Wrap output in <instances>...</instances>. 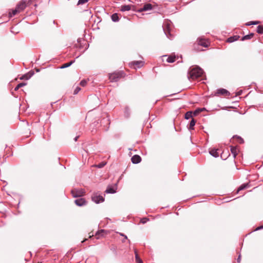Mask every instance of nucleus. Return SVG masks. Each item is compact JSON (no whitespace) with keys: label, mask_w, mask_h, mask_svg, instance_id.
<instances>
[{"label":"nucleus","mask_w":263,"mask_h":263,"mask_svg":"<svg viewBox=\"0 0 263 263\" xmlns=\"http://www.w3.org/2000/svg\"><path fill=\"white\" fill-rule=\"evenodd\" d=\"M32 0L26 2L25 1H21L17 4L15 8L9 12L10 16L12 15H15L18 14L21 12L23 11L27 6H30Z\"/></svg>","instance_id":"f257e3e1"},{"label":"nucleus","mask_w":263,"mask_h":263,"mask_svg":"<svg viewBox=\"0 0 263 263\" xmlns=\"http://www.w3.org/2000/svg\"><path fill=\"white\" fill-rule=\"evenodd\" d=\"M203 70L198 66L191 68L189 71V79L192 80L196 79L202 76Z\"/></svg>","instance_id":"f03ea898"},{"label":"nucleus","mask_w":263,"mask_h":263,"mask_svg":"<svg viewBox=\"0 0 263 263\" xmlns=\"http://www.w3.org/2000/svg\"><path fill=\"white\" fill-rule=\"evenodd\" d=\"M124 77V73L123 71L114 72L109 73L108 78L110 82H117L119 79Z\"/></svg>","instance_id":"7ed1b4c3"},{"label":"nucleus","mask_w":263,"mask_h":263,"mask_svg":"<svg viewBox=\"0 0 263 263\" xmlns=\"http://www.w3.org/2000/svg\"><path fill=\"white\" fill-rule=\"evenodd\" d=\"M72 196L74 198L83 196L85 194L84 190L74 189L71 191Z\"/></svg>","instance_id":"20e7f679"},{"label":"nucleus","mask_w":263,"mask_h":263,"mask_svg":"<svg viewBox=\"0 0 263 263\" xmlns=\"http://www.w3.org/2000/svg\"><path fill=\"white\" fill-rule=\"evenodd\" d=\"M91 199L92 201H93L96 203H99L100 202H103L104 200V198L99 194L97 193L93 194L91 197Z\"/></svg>","instance_id":"39448f33"},{"label":"nucleus","mask_w":263,"mask_h":263,"mask_svg":"<svg viewBox=\"0 0 263 263\" xmlns=\"http://www.w3.org/2000/svg\"><path fill=\"white\" fill-rule=\"evenodd\" d=\"M198 44L204 47H208L210 45V42L203 38L200 37L197 39Z\"/></svg>","instance_id":"423d86ee"},{"label":"nucleus","mask_w":263,"mask_h":263,"mask_svg":"<svg viewBox=\"0 0 263 263\" xmlns=\"http://www.w3.org/2000/svg\"><path fill=\"white\" fill-rule=\"evenodd\" d=\"M117 190V184H115L114 185H108L105 191V193L108 194H114L116 192Z\"/></svg>","instance_id":"0eeeda50"},{"label":"nucleus","mask_w":263,"mask_h":263,"mask_svg":"<svg viewBox=\"0 0 263 263\" xmlns=\"http://www.w3.org/2000/svg\"><path fill=\"white\" fill-rule=\"evenodd\" d=\"M153 8V5L151 4H146L143 7L140 8L138 11L139 12L147 11L151 10Z\"/></svg>","instance_id":"6e6552de"},{"label":"nucleus","mask_w":263,"mask_h":263,"mask_svg":"<svg viewBox=\"0 0 263 263\" xmlns=\"http://www.w3.org/2000/svg\"><path fill=\"white\" fill-rule=\"evenodd\" d=\"M178 58V57H177L174 53H172L171 55H170L166 59V61L168 63H173Z\"/></svg>","instance_id":"1a4fd4ad"},{"label":"nucleus","mask_w":263,"mask_h":263,"mask_svg":"<svg viewBox=\"0 0 263 263\" xmlns=\"http://www.w3.org/2000/svg\"><path fill=\"white\" fill-rule=\"evenodd\" d=\"M107 234V232L104 230H101L96 233L95 236L97 239H99L101 236H104Z\"/></svg>","instance_id":"9d476101"},{"label":"nucleus","mask_w":263,"mask_h":263,"mask_svg":"<svg viewBox=\"0 0 263 263\" xmlns=\"http://www.w3.org/2000/svg\"><path fill=\"white\" fill-rule=\"evenodd\" d=\"M216 93L217 95H221L224 96H227L230 95V92L227 90L223 88L218 89Z\"/></svg>","instance_id":"9b49d317"},{"label":"nucleus","mask_w":263,"mask_h":263,"mask_svg":"<svg viewBox=\"0 0 263 263\" xmlns=\"http://www.w3.org/2000/svg\"><path fill=\"white\" fill-rule=\"evenodd\" d=\"M132 162L134 164L139 163L141 161V158L138 155L133 156L131 158Z\"/></svg>","instance_id":"f8f14e48"},{"label":"nucleus","mask_w":263,"mask_h":263,"mask_svg":"<svg viewBox=\"0 0 263 263\" xmlns=\"http://www.w3.org/2000/svg\"><path fill=\"white\" fill-rule=\"evenodd\" d=\"M86 201L84 198H79L75 200L74 203L78 206H83L86 204Z\"/></svg>","instance_id":"ddd939ff"},{"label":"nucleus","mask_w":263,"mask_h":263,"mask_svg":"<svg viewBox=\"0 0 263 263\" xmlns=\"http://www.w3.org/2000/svg\"><path fill=\"white\" fill-rule=\"evenodd\" d=\"M230 148V151L233 154L234 158H235L239 152L238 147L237 146H231Z\"/></svg>","instance_id":"4468645a"},{"label":"nucleus","mask_w":263,"mask_h":263,"mask_svg":"<svg viewBox=\"0 0 263 263\" xmlns=\"http://www.w3.org/2000/svg\"><path fill=\"white\" fill-rule=\"evenodd\" d=\"M131 65H132L134 66H135V68H136V67L140 68L143 65V62L142 61H134L131 63Z\"/></svg>","instance_id":"2eb2a0df"},{"label":"nucleus","mask_w":263,"mask_h":263,"mask_svg":"<svg viewBox=\"0 0 263 263\" xmlns=\"http://www.w3.org/2000/svg\"><path fill=\"white\" fill-rule=\"evenodd\" d=\"M34 74V72L32 71H29L28 73L25 74V75L23 76L21 79H26L28 80L29 78H30Z\"/></svg>","instance_id":"dca6fc26"},{"label":"nucleus","mask_w":263,"mask_h":263,"mask_svg":"<svg viewBox=\"0 0 263 263\" xmlns=\"http://www.w3.org/2000/svg\"><path fill=\"white\" fill-rule=\"evenodd\" d=\"M239 38V36L238 35H234L233 36H231L229 38H228L227 40V42L228 43H232L234 41H237Z\"/></svg>","instance_id":"f3484780"},{"label":"nucleus","mask_w":263,"mask_h":263,"mask_svg":"<svg viewBox=\"0 0 263 263\" xmlns=\"http://www.w3.org/2000/svg\"><path fill=\"white\" fill-rule=\"evenodd\" d=\"M135 258H136V261L137 263H143L142 260L140 259L138 254V252L136 249H135Z\"/></svg>","instance_id":"a211bd4d"},{"label":"nucleus","mask_w":263,"mask_h":263,"mask_svg":"<svg viewBox=\"0 0 263 263\" xmlns=\"http://www.w3.org/2000/svg\"><path fill=\"white\" fill-rule=\"evenodd\" d=\"M254 36V33H250V34L246 35L244 36H243L241 39L242 41L247 40H250Z\"/></svg>","instance_id":"6ab92c4d"},{"label":"nucleus","mask_w":263,"mask_h":263,"mask_svg":"<svg viewBox=\"0 0 263 263\" xmlns=\"http://www.w3.org/2000/svg\"><path fill=\"white\" fill-rule=\"evenodd\" d=\"M210 153L211 155L215 157H218V153L217 152V149H213L210 151Z\"/></svg>","instance_id":"aec40b11"},{"label":"nucleus","mask_w":263,"mask_h":263,"mask_svg":"<svg viewBox=\"0 0 263 263\" xmlns=\"http://www.w3.org/2000/svg\"><path fill=\"white\" fill-rule=\"evenodd\" d=\"M130 6L129 5H124V6H122L121 7V10L122 11H128V10H130Z\"/></svg>","instance_id":"412c9836"},{"label":"nucleus","mask_w":263,"mask_h":263,"mask_svg":"<svg viewBox=\"0 0 263 263\" xmlns=\"http://www.w3.org/2000/svg\"><path fill=\"white\" fill-rule=\"evenodd\" d=\"M248 186V183H245V184H242L241 186H240L239 187L237 192L238 193L240 191L245 189L246 188H247V187Z\"/></svg>","instance_id":"4be33fe9"},{"label":"nucleus","mask_w":263,"mask_h":263,"mask_svg":"<svg viewBox=\"0 0 263 263\" xmlns=\"http://www.w3.org/2000/svg\"><path fill=\"white\" fill-rule=\"evenodd\" d=\"M195 123H196V121L194 119H192L190 123L189 128L190 129H193V127L195 126Z\"/></svg>","instance_id":"5701e85b"},{"label":"nucleus","mask_w":263,"mask_h":263,"mask_svg":"<svg viewBox=\"0 0 263 263\" xmlns=\"http://www.w3.org/2000/svg\"><path fill=\"white\" fill-rule=\"evenodd\" d=\"M106 164V162H102L101 163L97 164V165H94L95 167H98V168H102L103 167H104L105 165Z\"/></svg>","instance_id":"b1692460"},{"label":"nucleus","mask_w":263,"mask_h":263,"mask_svg":"<svg viewBox=\"0 0 263 263\" xmlns=\"http://www.w3.org/2000/svg\"><path fill=\"white\" fill-rule=\"evenodd\" d=\"M192 117V112L188 111L185 115V118L186 119H189L190 118Z\"/></svg>","instance_id":"393cba45"},{"label":"nucleus","mask_w":263,"mask_h":263,"mask_svg":"<svg viewBox=\"0 0 263 263\" xmlns=\"http://www.w3.org/2000/svg\"><path fill=\"white\" fill-rule=\"evenodd\" d=\"M26 84L25 83H21L20 84H18L16 86V87L14 88V90L16 91L17 90L20 88L26 85Z\"/></svg>","instance_id":"a878e982"},{"label":"nucleus","mask_w":263,"mask_h":263,"mask_svg":"<svg viewBox=\"0 0 263 263\" xmlns=\"http://www.w3.org/2000/svg\"><path fill=\"white\" fill-rule=\"evenodd\" d=\"M73 63V61H71L69 63H65L62 66H61V68H66V67H69V66H70Z\"/></svg>","instance_id":"bb28decb"},{"label":"nucleus","mask_w":263,"mask_h":263,"mask_svg":"<svg viewBox=\"0 0 263 263\" xmlns=\"http://www.w3.org/2000/svg\"><path fill=\"white\" fill-rule=\"evenodd\" d=\"M257 32L260 34L263 33V27L261 26H258L257 27Z\"/></svg>","instance_id":"cd10ccee"},{"label":"nucleus","mask_w":263,"mask_h":263,"mask_svg":"<svg viewBox=\"0 0 263 263\" xmlns=\"http://www.w3.org/2000/svg\"><path fill=\"white\" fill-rule=\"evenodd\" d=\"M258 23H259V22H258V21H252V22H250L246 23V25L250 26L251 25H257Z\"/></svg>","instance_id":"c85d7f7f"},{"label":"nucleus","mask_w":263,"mask_h":263,"mask_svg":"<svg viewBox=\"0 0 263 263\" xmlns=\"http://www.w3.org/2000/svg\"><path fill=\"white\" fill-rule=\"evenodd\" d=\"M88 2V0H79L78 5H83Z\"/></svg>","instance_id":"c756f323"},{"label":"nucleus","mask_w":263,"mask_h":263,"mask_svg":"<svg viewBox=\"0 0 263 263\" xmlns=\"http://www.w3.org/2000/svg\"><path fill=\"white\" fill-rule=\"evenodd\" d=\"M149 220L148 218H146V217H144V218H143L141 219L140 220V222L141 223H143V224H144L147 221H148Z\"/></svg>","instance_id":"7c9ffc66"},{"label":"nucleus","mask_w":263,"mask_h":263,"mask_svg":"<svg viewBox=\"0 0 263 263\" xmlns=\"http://www.w3.org/2000/svg\"><path fill=\"white\" fill-rule=\"evenodd\" d=\"M80 84L81 86L84 87L87 84V81L85 80H83L82 81H81Z\"/></svg>","instance_id":"2f4dec72"},{"label":"nucleus","mask_w":263,"mask_h":263,"mask_svg":"<svg viewBox=\"0 0 263 263\" xmlns=\"http://www.w3.org/2000/svg\"><path fill=\"white\" fill-rule=\"evenodd\" d=\"M80 90H81L80 87H78H78H77L76 88V89H74V92H73V93H74V95L77 94V93H78L80 91Z\"/></svg>","instance_id":"473e14b6"},{"label":"nucleus","mask_w":263,"mask_h":263,"mask_svg":"<svg viewBox=\"0 0 263 263\" xmlns=\"http://www.w3.org/2000/svg\"><path fill=\"white\" fill-rule=\"evenodd\" d=\"M236 138H237V139H238V142H239L240 143H243V140L241 138H240L239 137H237Z\"/></svg>","instance_id":"72a5a7b5"},{"label":"nucleus","mask_w":263,"mask_h":263,"mask_svg":"<svg viewBox=\"0 0 263 263\" xmlns=\"http://www.w3.org/2000/svg\"><path fill=\"white\" fill-rule=\"evenodd\" d=\"M112 21L118 22L119 20V17H111Z\"/></svg>","instance_id":"f704fd0d"},{"label":"nucleus","mask_w":263,"mask_h":263,"mask_svg":"<svg viewBox=\"0 0 263 263\" xmlns=\"http://www.w3.org/2000/svg\"><path fill=\"white\" fill-rule=\"evenodd\" d=\"M200 111V110H195L194 112V115L195 116H196L199 112Z\"/></svg>","instance_id":"c9c22d12"},{"label":"nucleus","mask_w":263,"mask_h":263,"mask_svg":"<svg viewBox=\"0 0 263 263\" xmlns=\"http://www.w3.org/2000/svg\"><path fill=\"white\" fill-rule=\"evenodd\" d=\"M263 228V226H261V227H257L256 229H255V231H257V230H259L261 229H262Z\"/></svg>","instance_id":"e433bc0d"},{"label":"nucleus","mask_w":263,"mask_h":263,"mask_svg":"<svg viewBox=\"0 0 263 263\" xmlns=\"http://www.w3.org/2000/svg\"><path fill=\"white\" fill-rule=\"evenodd\" d=\"M237 262H240V255H239L237 258Z\"/></svg>","instance_id":"4c0bfd02"},{"label":"nucleus","mask_w":263,"mask_h":263,"mask_svg":"<svg viewBox=\"0 0 263 263\" xmlns=\"http://www.w3.org/2000/svg\"><path fill=\"white\" fill-rule=\"evenodd\" d=\"M111 16H112V17L117 16V13H114Z\"/></svg>","instance_id":"58836bf2"},{"label":"nucleus","mask_w":263,"mask_h":263,"mask_svg":"<svg viewBox=\"0 0 263 263\" xmlns=\"http://www.w3.org/2000/svg\"><path fill=\"white\" fill-rule=\"evenodd\" d=\"M120 235L121 236H123V237H124V236H125V235L124 234H123V233H120Z\"/></svg>","instance_id":"ea45409f"},{"label":"nucleus","mask_w":263,"mask_h":263,"mask_svg":"<svg viewBox=\"0 0 263 263\" xmlns=\"http://www.w3.org/2000/svg\"><path fill=\"white\" fill-rule=\"evenodd\" d=\"M79 138V136H77L75 138H74V140L76 141L78 139V138Z\"/></svg>","instance_id":"a19ab883"},{"label":"nucleus","mask_w":263,"mask_h":263,"mask_svg":"<svg viewBox=\"0 0 263 263\" xmlns=\"http://www.w3.org/2000/svg\"><path fill=\"white\" fill-rule=\"evenodd\" d=\"M166 57H167V55H163V58H166Z\"/></svg>","instance_id":"79ce46f5"},{"label":"nucleus","mask_w":263,"mask_h":263,"mask_svg":"<svg viewBox=\"0 0 263 263\" xmlns=\"http://www.w3.org/2000/svg\"><path fill=\"white\" fill-rule=\"evenodd\" d=\"M124 238H125V239H127V236H126V235H125V236H124Z\"/></svg>","instance_id":"37998d69"},{"label":"nucleus","mask_w":263,"mask_h":263,"mask_svg":"<svg viewBox=\"0 0 263 263\" xmlns=\"http://www.w3.org/2000/svg\"><path fill=\"white\" fill-rule=\"evenodd\" d=\"M92 236H93V234L92 235H90L89 237L91 238Z\"/></svg>","instance_id":"c03bdc74"},{"label":"nucleus","mask_w":263,"mask_h":263,"mask_svg":"<svg viewBox=\"0 0 263 263\" xmlns=\"http://www.w3.org/2000/svg\"><path fill=\"white\" fill-rule=\"evenodd\" d=\"M86 240V239H85L82 242H84V241Z\"/></svg>","instance_id":"a18cd8bd"}]
</instances>
